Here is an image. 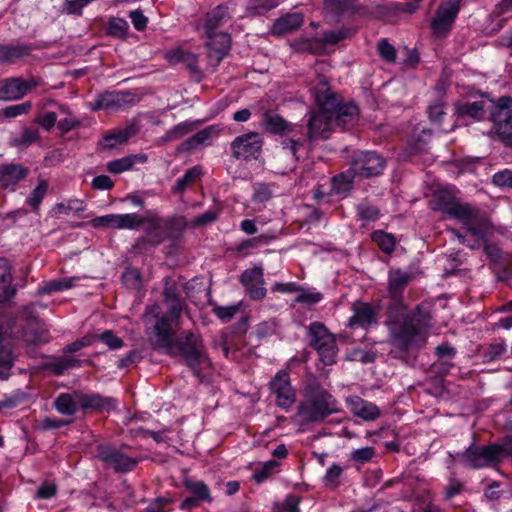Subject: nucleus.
<instances>
[{
  "instance_id": "obj_1",
  "label": "nucleus",
  "mask_w": 512,
  "mask_h": 512,
  "mask_svg": "<svg viewBox=\"0 0 512 512\" xmlns=\"http://www.w3.org/2000/svg\"><path fill=\"white\" fill-rule=\"evenodd\" d=\"M432 328V315L418 305L399 320L388 323L391 354L407 360L409 355L423 349Z\"/></svg>"
},
{
  "instance_id": "obj_2",
  "label": "nucleus",
  "mask_w": 512,
  "mask_h": 512,
  "mask_svg": "<svg viewBox=\"0 0 512 512\" xmlns=\"http://www.w3.org/2000/svg\"><path fill=\"white\" fill-rule=\"evenodd\" d=\"M163 298L167 314L160 312L158 305H152L146 309L144 314L146 334L155 335L158 345L169 346L174 328H178L186 304L174 286L164 289Z\"/></svg>"
},
{
  "instance_id": "obj_3",
  "label": "nucleus",
  "mask_w": 512,
  "mask_h": 512,
  "mask_svg": "<svg viewBox=\"0 0 512 512\" xmlns=\"http://www.w3.org/2000/svg\"><path fill=\"white\" fill-rule=\"evenodd\" d=\"M177 328H174L171 344L169 346H160L156 343L155 335H147L151 345L155 349H162L169 355L178 354L185 360L186 364L192 369L196 376L210 368L211 362L208 358L201 336L191 330L183 331L176 336Z\"/></svg>"
},
{
  "instance_id": "obj_4",
  "label": "nucleus",
  "mask_w": 512,
  "mask_h": 512,
  "mask_svg": "<svg viewBox=\"0 0 512 512\" xmlns=\"http://www.w3.org/2000/svg\"><path fill=\"white\" fill-rule=\"evenodd\" d=\"M341 411L338 400L320 383L313 381L304 388L297 416L303 423H320Z\"/></svg>"
},
{
  "instance_id": "obj_5",
  "label": "nucleus",
  "mask_w": 512,
  "mask_h": 512,
  "mask_svg": "<svg viewBox=\"0 0 512 512\" xmlns=\"http://www.w3.org/2000/svg\"><path fill=\"white\" fill-rule=\"evenodd\" d=\"M314 99L319 107L318 111L310 113L308 120V139L313 142L317 139H328L332 131L333 118L331 111L335 108V99L323 93L321 84L314 88Z\"/></svg>"
},
{
  "instance_id": "obj_6",
  "label": "nucleus",
  "mask_w": 512,
  "mask_h": 512,
  "mask_svg": "<svg viewBox=\"0 0 512 512\" xmlns=\"http://www.w3.org/2000/svg\"><path fill=\"white\" fill-rule=\"evenodd\" d=\"M511 455L508 443L478 446L471 444L461 454V462L470 468L480 469L493 466Z\"/></svg>"
},
{
  "instance_id": "obj_7",
  "label": "nucleus",
  "mask_w": 512,
  "mask_h": 512,
  "mask_svg": "<svg viewBox=\"0 0 512 512\" xmlns=\"http://www.w3.org/2000/svg\"><path fill=\"white\" fill-rule=\"evenodd\" d=\"M307 338L309 346L317 352L324 365L330 366L336 362L339 352L336 335L331 333L325 324L319 321L311 322L307 326Z\"/></svg>"
},
{
  "instance_id": "obj_8",
  "label": "nucleus",
  "mask_w": 512,
  "mask_h": 512,
  "mask_svg": "<svg viewBox=\"0 0 512 512\" xmlns=\"http://www.w3.org/2000/svg\"><path fill=\"white\" fill-rule=\"evenodd\" d=\"M488 119L493 123L494 132L501 138L512 136V97L502 96L496 102L489 101Z\"/></svg>"
},
{
  "instance_id": "obj_9",
  "label": "nucleus",
  "mask_w": 512,
  "mask_h": 512,
  "mask_svg": "<svg viewBox=\"0 0 512 512\" xmlns=\"http://www.w3.org/2000/svg\"><path fill=\"white\" fill-rule=\"evenodd\" d=\"M462 0H446L441 3L431 21V31L434 37L443 38L451 31L460 11Z\"/></svg>"
},
{
  "instance_id": "obj_10",
  "label": "nucleus",
  "mask_w": 512,
  "mask_h": 512,
  "mask_svg": "<svg viewBox=\"0 0 512 512\" xmlns=\"http://www.w3.org/2000/svg\"><path fill=\"white\" fill-rule=\"evenodd\" d=\"M97 457L115 472L126 473L132 471L139 463V459L127 455L123 450L109 444L97 446Z\"/></svg>"
},
{
  "instance_id": "obj_11",
  "label": "nucleus",
  "mask_w": 512,
  "mask_h": 512,
  "mask_svg": "<svg viewBox=\"0 0 512 512\" xmlns=\"http://www.w3.org/2000/svg\"><path fill=\"white\" fill-rule=\"evenodd\" d=\"M320 84L323 93L335 99L336 105L335 108L332 109L331 114L333 121H335L336 125L343 129H347L353 126L358 121V106L353 103H342L341 97L338 94L333 93L331 91L329 84L326 80H321Z\"/></svg>"
},
{
  "instance_id": "obj_12",
  "label": "nucleus",
  "mask_w": 512,
  "mask_h": 512,
  "mask_svg": "<svg viewBox=\"0 0 512 512\" xmlns=\"http://www.w3.org/2000/svg\"><path fill=\"white\" fill-rule=\"evenodd\" d=\"M269 389L275 397L276 405L288 411L296 402V392L291 385L289 373L278 371L269 382Z\"/></svg>"
},
{
  "instance_id": "obj_13",
  "label": "nucleus",
  "mask_w": 512,
  "mask_h": 512,
  "mask_svg": "<svg viewBox=\"0 0 512 512\" xmlns=\"http://www.w3.org/2000/svg\"><path fill=\"white\" fill-rule=\"evenodd\" d=\"M429 206L432 210L440 211L454 219H466V216L471 215L470 204L460 203L447 191L434 193Z\"/></svg>"
},
{
  "instance_id": "obj_14",
  "label": "nucleus",
  "mask_w": 512,
  "mask_h": 512,
  "mask_svg": "<svg viewBox=\"0 0 512 512\" xmlns=\"http://www.w3.org/2000/svg\"><path fill=\"white\" fill-rule=\"evenodd\" d=\"M262 138L259 133L250 132L237 137L231 143L233 156L237 159L248 160L257 158L262 149Z\"/></svg>"
},
{
  "instance_id": "obj_15",
  "label": "nucleus",
  "mask_w": 512,
  "mask_h": 512,
  "mask_svg": "<svg viewBox=\"0 0 512 512\" xmlns=\"http://www.w3.org/2000/svg\"><path fill=\"white\" fill-rule=\"evenodd\" d=\"M204 36L206 37L205 47L207 49V56L217 66L231 49V36L225 31L210 33V35Z\"/></svg>"
},
{
  "instance_id": "obj_16",
  "label": "nucleus",
  "mask_w": 512,
  "mask_h": 512,
  "mask_svg": "<svg viewBox=\"0 0 512 512\" xmlns=\"http://www.w3.org/2000/svg\"><path fill=\"white\" fill-rule=\"evenodd\" d=\"M353 171L362 177L381 174L385 168V160L375 152H361L352 163Z\"/></svg>"
},
{
  "instance_id": "obj_17",
  "label": "nucleus",
  "mask_w": 512,
  "mask_h": 512,
  "mask_svg": "<svg viewBox=\"0 0 512 512\" xmlns=\"http://www.w3.org/2000/svg\"><path fill=\"white\" fill-rule=\"evenodd\" d=\"M231 18L229 6L227 4H219L205 14L202 23L198 24L196 29H203L204 35L221 32L219 29Z\"/></svg>"
},
{
  "instance_id": "obj_18",
  "label": "nucleus",
  "mask_w": 512,
  "mask_h": 512,
  "mask_svg": "<svg viewBox=\"0 0 512 512\" xmlns=\"http://www.w3.org/2000/svg\"><path fill=\"white\" fill-rule=\"evenodd\" d=\"M239 280L251 299L262 300L265 298L267 290L264 287L263 269L261 267L246 269L240 275Z\"/></svg>"
},
{
  "instance_id": "obj_19",
  "label": "nucleus",
  "mask_w": 512,
  "mask_h": 512,
  "mask_svg": "<svg viewBox=\"0 0 512 512\" xmlns=\"http://www.w3.org/2000/svg\"><path fill=\"white\" fill-rule=\"evenodd\" d=\"M471 215L464 218H458L466 228L468 234L474 238L477 245L485 242L489 230V223L480 213V210L470 204Z\"/></svg>"
},
{
  "instance_id": "obj_20",
  "label": "nucleus",
  "mask_w": 512,
  "mask_h": 512,
  "mask_svg": "<svg viewBox=\"0 0 512 512\" xmlns=\"http://www.w3.org/2000/svg\"><path fill=\"white\" fill-rule=\"evenodd\" d=\"M29 174V168L13 162L0 164V186L14 192L18 184Z\"/></svg>"
},
{
  "instance_id": "obj_21",
  "label": "nucleus",
  "mask_w": 512,
  "mask_h": 512,
  "mask_svg": "<svg viewBox=\"0 0 512 512\" xmlns=\"http://www.w3.org/2000/svg\"><path fill=\"white\" fill-rule=\"evenodd\" d=\"M142 226H145L144 230L146 236L149 238L148 242L157 246L164 241L162 230L164 227V218L152 211H147L142 215ZM147 242V238L141 237L137 240V245Z\"/></svg>"
},
{
  "instance_id": "obj_22",
  "label": "nucleus",
  "mask_w": 512,
  "mask_h": 512,
  "mask_svg": "<svg viewBox=\"0 0 512 512\" xmlns=\"http://www.w3.org/2000/svg\"><path fill=\"white\" fill-rule=\"evenodd\" d=\"M346 404L350 412L364 421H374L380 416V409L372 402L353 395L346 398Z\"/></svg>"
},
{
  "instance_id": "obj_23",
  "label": "nucleus",
  "mask_w": 512,
  "mask_h": 512,
  "mask_svg": "<svg viewBox=\"0 0 512 512\" xmlns=\"http://www.w3.org/2000/svg\"><path fill=\"white\" fill-rule=\"evenodd\" d=\"M80 409L81 410H96V411H110L114 410L117 406V401L112 397H103L98 393H84L80 391Z\"/></svg>"
},
{
  "instance_id": "obj_24",
  "label": "nucleus",
  "mask_w": 512,
  "mask_h": 512,
  "mask_svg": "<svg viewBox=\"0 0 512 512\" xmlns=\"http://www.w3.org/2000/svg\"><path fill=\"white\" fill-rule=\"evenodd\" d=\"M354 314L349 318L347 327L354 328L360 326L367 328L376 322V311L374 308L363 302H357L353 305Z\"/></svg>"
},
{
  "instance_id": "obj_25",
  "label": "nucleus",
  "mask_w": 512,
  "mask_h": 512,
  "mask_svg": "<svg viewBox=\"0 0 512 512\" xmlns=\"http://www.w3.org/2000/svg\"><path fill=\"white\" fill-rule=\"evenodd\" d=\"M80 390H74L71 393L62 392L54 400L55 410L64 416H74L80 409Z\"/></svg>"
},
{
  "instance_id": "obj_26",
  "label": "nucleus",
  "mask_w": 512,
  "mask_h": 512,
  "mask_svg": "<svg viewBox=\"0 0 512 512\" xmlns=\"http://www.w3.org/2000/svg\"><path fill=\"white\" fill-rule=\"evenodd\" d=\"M455 113L459 117H470L475 121H482L486 119L487 113L489 114L488 102L484 100L474 102H462L455 105Z\"/></svg>"
},
{
  "instance_id": "obj_27",
  "label": "nucleus",
  "mask_w": 512,
  "mask_h": 512,
  "mask_svg": "<svg viewBox=\"0 0 512 512\" xmlns=\"http://www.w3.org/2000/svg\"><path fill=\"white\" fill-rule=\"evenodd\" d=\"M347 37L345 30L328 31L323 35L322 40L319 39H307L299 43L300 49L307 50L311 53H319L320 49L323 48L324 44H337L341 40Z\"/></svg>"
},
{
  "instance_id": "obj_28",
  "label": "nucleus",
  "mask_w": 512,
  "mask_h": 512,
  "mask_svg": "<svg viewBox=\"0 0 512 512\" xmlns=\"http://www.w3.org/2000/svg\"><path fill=\"white\" fill-rule=\"evenodd\" d=\"M125 103V97L118 92H105L99 94L93 101L88 103V108L92 111L113 110L122 107Z\"/></svg>"
},
{
  "instance_id": "obj_29",
  "label": "nucleus",
  "mask_w": 512,
  "mask_h": 512,
  "mask_svg": "<svg viewBox=\"0 0 512 512\" xmlns=\"http://www.w3.org/2000/svg\"><path fill=\"white\" fill-rule=\"evenodd\" d=\"M12 274L9 261L0 257V303L12 299L17 289L12 286Z\"/></svg>"
},
{
  "instance_id": "obj_30",
  "label": "nucleus",
  "mask_w": 512,
  "mask_h": 512,
  "mask_svg": "<svg viewBox=\"0 0 512 512\" xmlns=\"http://www.w3.org/2000/svg\"><path fill=\"white\" fill-rule=\"evenodd\" d=\"M304 22L302 13H288L278 18L271 27V33L273 35H284L298 29Z\"/></svg>"
},
{
  "instance_id": "obj_31",
  "label": "nucleus",
  "mask_w": 512,
  "mask_h": 512,
  "mask_svg": "<svg viewBox=\"0 0 512 512\" xmlns=\"http://www.w3.org/2000/svg\"><path fill=\"white\" fill-rule=\"evenodd\" d=\"M412 279V275L400 269L391 270L388 276V291L391 298L398 300Z\"/></svg>"
},
{
  "instance_id": "obj_32",
  "label": "nucleus",
  "mask_w": 512,
  "mask_h": 512,
  "mask_svg": "<svg viewBox=\"0 0 512 512\" xmlns=\"http://www.w3.org/2000/svg\"><path fill=\"white\" fill-rule=\"evenodd\" d=\"M23 97L21 77H8L0 81L1 101H17Z\"/></svg>"
},
{
  "instance_id": "obj_33",
  "label": "nucleus",
  "mask_w": 512,
  "mask_h": 512,
  "mask_svg": "<svg viewBox=\"0 0 512 512\" xmlns=\"http://www.w3.org/2000/svg\"><path fill=\"white\" fill-rule=\"evenodd\" d=\"M263 125L272 134L285 135L293 131V125L288 123L280 115L267 111L263 115Z\"/></svg>"
},
{
  "instance_id": "obj_34",
  "label": "nucleus",
  "mask_w": 512,
  "mask_h": 512,
  "mask_svg": "<svg viewBox=\"0 0 512 512\" xmlns=\"http://www.w3.org/2000/svg\"><path fill=\"white\" fill-rule=\"evenodd\" d=\"M135 134L136 128L133 125L115 129L103 137L101 145L103 148L112 149L119 144L126 143Z\"/></svg>"
},
{
  "instance_id": "obj_35",
  "label": "nucleus",
  "mask_w": 512,
  "mask_h": 512,
  "mask_svg": "<svg viewBox=\"0 0 512 512\" xmlns=\"http://www.w3.org/2000/svg\"><path fill=\"white\" fill-rule=\"evenodd\" d=\"M147 161V155L140 153L129 155L120 159L112 160L107 163V170L113 174H120L133 168L136 163Z\"/></svg>"
},
{
  "instance_id": "obj_36",
  "label": "nucleus",
  "mask_w": 512,
  "mask_h": 512,
  "mask_svg": "<svg viewBox=\"0 0 512 512\" xmlns=\"http://www.w3.org/2000/svg\"><path fill=\"white\" fill-rule=\"evenodd\" d=\"M203 175L201 165H195L189 168L182 177L172 186L171 192L173 194H182L188 187L193 185Z\"/></svg>"
},
{
  "instance_id": "obj_37",
  "label": "nucleus",
  "mask_w": 512,
  "mask_h": 512,
  "mask_svg": "<svg viewBox=\"0 0 512 512\" xmlns=\"http://www.w3.org/2000/svg\"><path fill=\"white\" fill-rule=\"evenodd\" d=\"M14 362L15 356L12 346L3 343V339L0 338V380H7L9 378Z\"/></svg>"
},
{
  "instance_id": "obj_38",
  "label": "nucleus",
  "mask_w": 512,
  "mask_h": 512,
  "mask_svg": "<svg viewBox=\"0 0 512 512\" xmlns=\"http://www.w3.org/2000/svg\"><path fill=\"white\" fill-rule=\"evenodd\" d=\"M358 175L351 167L347 171L332 178V192L337 195H344L348 193L354 181L355 176Z\"/></svg>"
},
{
  "instance_id": "obj_39",
  "label": "nucleus",
  "mask_w": 512,
  "mask_h": 512,
  "mask_svg": "<svg viewBox=\"0 0 512 512\" xmlns=\"http://www.w3.org/2000/svg\"><path fill=\"white\" fill-rule=\"evenodd\" d=\"M33 50L30 44H5V65H12L31 55Z\"/></svg>"
},
{
  "instance_id": "obj_40",
  "label": "nucleus",
  "mask_w": 512,
  "mask_h": 512,
  "mask_svg": "<svg viewBox=\"0 0 512 512\" xmlns=\"http://www.w3.org/2000/svg\"><path fill=\"white\" fill-rule=\"evenodd\" d=\"M49 188V183L45 179L38 181L37 186L27 196L25 203L31 207L32 211L38 213L40 205L46 196Z\"/></svg>"
},
{
  "instance_id": "obj_41",
  "label": "nucleus",
  "mask_w": 512,
  "mask_h": 512,
  "mask_svg": "<svg viewBox=\"0 0 512 512\" xmlns=\"http://www.w3.org/2000/svg\"><path fill=\"white\" fill-rule=\"evenodd\" d=\"M380 216L379 208L371 203L362 202L356 206V218L362 222V226L377 221Z\"/></svg>"
},
{
  "instance_id": "obj_42",
  "label": "nucleus",
  "mask_w": 512,
  "mask_h": 512,
  "mask_svg": "<svg viewBox=\"0 0 512 512\" xmlns=\"http://www.w3.org/2000/svg\"><path fill=\"white\" fill-rule=\"evenodd\" d=\"M371 239L378 245L383 253L391 254L395 250L396 239L392 234L382 230H376L371 234Z\"/></svg>"
},
{
  "instance_id": "obj_43",
  "label": "nucleus",
  "mask_w": 512,
  "mask_h": 512,
  "mask_svg": "<svg viewBox=\"0 0 512 512\" xmlns=\"http://www.w3.org/2000/svg\"><path fill=\"white\" fill-rule=\"evenodd\" d=\"M79 278L77 277H68L62 279H56L45 283L43 287L40 288V293L42 294H52L54 292L65 291L75 286V282Z\"/></svg>"
},
{
  "instance_id": "obj_44",
  "label": "nucleus",
  "mask_w": 512,
  "mask_h": 512,
  "mask_svg": "<svg viewBox=\"0 0 512 512\" xmlns=\"http://www.w3.org/2000/svg\"><path fill=\"white\" fill-rule=\"evenodd\" d=\"M184 486L197 500L212 502L210 490L203 481L186 480Z\"/></svg>"
},
{
  "instance_id": "obj_45",
  "label": "nucleus",
  "mask_w": 512,
  "mask_h": 512,
  "mask_svg": "<svg viewBox=\"0 0 512 512\" xmlns=\"http://www.w3.org/2000/svg\"><path fill=\"white\" fill-rule=\"evenodd\" d=\"M129 30V24L124 18L114 17L111 18L106 27V32L109 36L119 39L126 38Z\"/></svg>"
},
{
  "instance_id": "obj_46",
  "label": "nucleus",
  "mask_w": 512,
  "mask_h": 512,
  "mask_svg": "<svg viewBox=\"0 0 512 512\" xmlns=\"http://www.w3.org/2000/svg\"><path fill=\"white\" fill-rule=\"evenodd\" d=\"M39 139L40 134L37 128L26 127L19 137L11 141V145L17 148H24L36 143Z\"/></svg>"
},
{
  "instance_id": "obj_47",
  "label": "nucleus",
  "mask_w": 512,
  "mask_h": 512,
  "mask_svg": "<svg viewBox=\"0 0 512 512\" xmlns=\"http://www.w3.org/2000/svg\"><path fill=\"white\" fill-rule=\"evenodd\" d=\"M268 235L262 234L254 238L245 239L241 241L235 248L234 251L241 257L248 256L250 249L256 248L259 244H267L270 241Z\"/></svg>"
},
{
  "instance_id": "obj_48",
  "label": "nucleus",
  "mask_w": 512,
  "mask_h": 512,
  "mask_svg": "<svg viewBox=\"0 0 512 512\" xmlns=\"http://www.w3.org/2000/svg\"><path fill=\"white\" fill-rule=\"evenodd\" d=\"M81 364L82 361L75 358L59 357L51 361L48 367L56 375H62L69 369L80 367Z\"/></svg>"
},
{
  "instance_id": "obj_49",
  "label": "nucleus",
  "mask_w": 512,
  "mask_h": 512,
  "mask_svg": "<svg viewBox=\"0 0 512 512\" xmlns=\"http://www.w3.org/2000/svg\"><path fill=\"white\" fill-rule=\"evenodd\" d=\"M142 227V215L138 213L117 214V229L137 230Z\"/></svg>"
},
{
  "instance_id": "obj_50",
  "label": "nucleus",
  "mask_w": 512,
  "mask_h": 512,
  "mask_svg": "<svg viewBox=\"0 0 512 512\" xmlns=\"http://www.w3.org/2000/svg\"><path fill=\"white\" fill-rule=\"evenodd\" d=\"M283 0H251L247 10L252 15H265L268 11L276 8Z\"/></svg>"
},
{
  "instance_id": "obj_51",
  "label": "nucleus",
  "mask_w": 512,
  "mask_h": 512,
  "mask_svg": "<svg viewBox=\"0 0 512 512\" xmlns=\"http://www.w3.org/2000/svg\"><path fill=\"white\" fill-rule=\"evenodd\" d=\"M32 109V103L30 101H26L20 104H14L7 106L0 110V118L4 119H12L21 115L28 114Z\"/></svg>"
},
{
  "instance_id": "obj_52",
  "label": "nucleus",
  "mask_w": 512,
  "mask_h": 512,
  "mask_svg": "<svg viewBox=\"0 0 512 512\" xmlns=\"http://www.w3.org/2000/svg\"><path fill=\"white\" fill-rule=\"evenodd\" d=\"M242 302H238L229 306L214 305L212 308L213 314L222 322H229L240 311Z\"/></svg>"
},
{
  "instance_id": "obj_53",
  "label": "nucleus",
  "mask_w": 512,
  "mask_h": 512,
  "mask_svg": "<svg viewBox=\"0 0 512 512\" xmlns=\"http://www.w3.org/2000/svg\"><path fill=\"white\" fill-rule=\"evenodd\" d=\"M279 464L280 463L274 459L264 462L259 468H257L254 471L252 478L257 483L264 482L274 473L275 469L279 466Z\"/></svg>"
},
{
  "instance_id": "obj_54",
  "label": "nucleus",
  "mask_w": 512,
  "mask_h": 512,
  "mask_svg": "<svg viewBox=\"0 0 512 512\" xmlns=\"http://www.w3.org/2000/svg\"><path fill=\"white\" fill-rule=\"evenodd\" d=\"M194 126L190 122H181L167 131L165 138L168 141H175L193 130Z\"/></svg>"
},
{
  "instance_id": "obj_55",
  "label": "nucleus",
  "mask_w": 512,
  "mask_h": 512,
  "mask_svg": "<svg viewBox=\"0 0 512 512\" xmlns=\"http://www.w3.org/2000/svg\"><path fill=\"white\" fill-rule=\"evenodd\" d=\"M380 57L386 62L393 63L396 60L397 52L387 39H381L377 45Z\"/></svg>"
},
{
  "instance_id": "obj_56",
  "label": "nucleus",
  "mask_w": 512,
  "mask_h": 512,
  "mask_svg": "<svg viewBox=\"0 0 512 512\" xmlns=\"http://www.w3.org/2000/svg\"><path fill=\"white\" fill-rule=\"evenodd\" d=\"M343 473V469L338 464L331 465L324 476V485L329 488H336L339 484L338 480Z\"/></svg>"
},
{
  "instance_id": "obj_57",
  "label": "nucleus",
  "mask_w": 512,
  "mask_h": 512,
  "mask_svg": "<svg viewBox=\"0 0 512 512\" xmlns=\"http://www.w3.org/2000/svg\"><path fill=\"white\" fill-rule=\"evenodd\" d=\"M93 228H112L117 229V214H107L98 216L90 221Z\"/></svg>"
},
{
  "instance_id": "obj_58",
  "label": "nucleus",
  "mask_w": 512,
  "mask_h": 512,
  "mask_svg": "<svg viewBox=\"0 0 512 512\" xmlns=\"http://www.w3.org/2000/svg\"><path fill=\"white\" fill-rule=\"evenodd\" d=\"M186 228V221L184 217L173 216L168 219H164L163 230L175 232L181 234Z\"/></svg>"
},
{
  "instance_id": "obj_59",
  "label": "nucleus",
  "mask_w": 512,
  "mask_h": 512,
  "mask_svg": "<svg viewBox=\"0 0 512 512\" xmlns=\"http://www.w3.org/2000/svg\"><path fill=\"white\" fill-rule=\"evenodd\" d=\"M99 340L105 343L110 349L116 350L124 346L123 340L116 336L111 330H105L99 335Z\"/></svg>"
},
{
  "instance_id": "obj_60",
  "label": "nucleus",
  "mask_w": 512,
  "mask_h": 512,
  "mask_svg": "<svg viewBox=\"0 0 512 512\" xmlns=\"http://www.w3.org/2000/svg\"><path fill=\"white\" fill-rule=\"evenodd\" d=\"M58 491L57 485L54 482L44 481L36 492V497L39 499H51Z\"/></svg>"
},
{
  "instance_id": "obj_61",
  "label": "nucleus",
  "mask_w": 512,
  "mask_h": 512,
  "mask_svg": "<svg viewBox=\"0 0 512 512\" xmlns=\"http://www.w3.org/2000/svg\"><path fill=\"white\" fill-rule=\"evenodd\" d=\"M375 455V450L373 447H363L354 450L351 453V460L358 462V463H365L370 461Z\"/></svg>"
},
{
  "instance_id": "obj_62",
  "label": "nucleus",
  "mask_w": 512,
  "mask_h": 512,
  "mask_svg": "<svg viewBox=\"0 0 512 512\" xmlns=\"http://www.w3.org/2000/svg\"><path fill=\"white\" fill-rule=\"evenodd\" d=\"M299 503V497L294 494H289L280 505L278 512H300Z\"/></svg>"
},
{
  "instance_id": "obj_63",
  "label": "nucleus",
  "mask_w": 512,
  "mask_h": 512,
  "mask_svg": "<svg viewBox=\"0 0 512 512\" xmlns=\"http://www.w3.org/2000/svg\"><path fill=\"white\" fill-rule=\"evenodd\" d=\"M38 123L46 131H50L57 122V115L55 112H46L36 117Z\"/></svg>"
},
{
  "instance_id": "obj_64",
  "label": "nucleus",
  "mask_w": 512,
  "mask_h": 512,
  "mask_svg": "<svg viewBox=\"0 0 512 512\" xmlns=\"http://www.w3.org/2000/svg\"><path fill=\"white\" fill-rule=\"evenodd\" d=\"M129 18L137 31H143L147 27L148 18L141 10H133L129 12Z\"/></svg>"
}]
</instances>
